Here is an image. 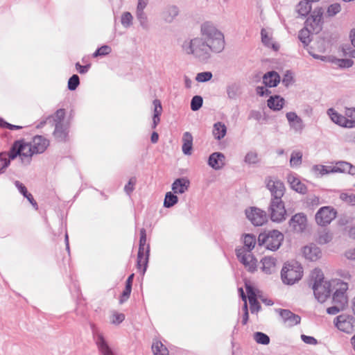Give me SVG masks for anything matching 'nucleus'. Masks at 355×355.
I'll return each instance as SVG.
<instances>
[{
  "label": "nucleus",
  "mask_w": 355,
  "mask_h": 355,
  "mask_svg": "<svg viewBox=\"0 0 355 355\" xmlns=\"http://www.w3.org/2000/svg\"><path fill=\"white\" fill-rule=\"evenodd\" d=\"M284 238V234L282 232L273 230L268 232L260 233L257 241L259 245H264L266 249L275 251L279 248Z\"/></svg>",
  "instance_id": "obj_5"
},
{
  "label": "nucleus",
  "mask_w": 355,
  "mask_h": 355,
  "mask_svg": "<svg viewBox=\"0 0 355 355\" xmlns=\"http://www.w3.org/2000/svg\"><path fill=\"white\" fill-rule=\"evenodd\" d=\"M112 51V49L108 45H103L102 46L98 48L94 53H93L94 58H97L98 56H105L110 54Z\"/></svg>",
  "instance_id": "obj_43"
},
{
  "label": "nucleus",
  "mask_w": 355,
  "mask_h": 355,
  "mask_svg": "<svg viewBox=\"0 0 355 355\" xmlns=\"http://www.w3.org/2000/svg\"><path fill=\"white\" fill-rule=\"evenodd\" d=\"M92 334L100 355H115L102 334L94 329H92Z\"/></svg>",
  "instance_id": "obj_14"
},
{
  "label": "nucleus",
  "mask_w": 355,
  "mask_h": 355,
  "mask_svg": "<svg viewBox=\"0 0 355 355\" xmlns=\"http://www.w3.org/2000/svg\"><path fill=\"white\" fill-rule=\"evenodd\" d=\"M254 339L259 344L268 345L270 343L269 336L263 332L257 331L254 333Z\"/></svg>",
  "instance_id": "obj_41"
},
{
  "label": "nucleus",
  "mask_w": 355,
  "mask_h": 355,
  "mask_svg": "<svg viewBox=\"0 0 355 355\" xmlns=\"http://www.w3.org/2000/svg\"><path fill=\"white\" fill-rule=\"evenodd\" d=\"M190 181L187 178H180L175 180L171 185L174 193L182 194L189 188Z\"/></svg>",
  "instance_id": "obj_21"
},
{
  "label": "nucleus",
  "mask_w": 355,
  "mask_h": 355,
  "mask_svg": "<svg viewBox=\"0 0 355 355\" xmlns=\"http://www.w3.org/2000/svg\"><path fill=\"white\" fill-rule=\"evenodd\" d=\"M312 289L315 298L320 303L324 302L330 296L331 284L324 281V275L320 269L315 268L311 273Z\"/></svg>",
  "instance_id": "obj_4"
},
{
  "label": "nucleus",
  "mask_w": 355,
  "mask_h": 355,
  "mask_svg": "<svg viewBox=\"0 0 355 355\" xmlns=\"http://www.w3.org/2000/svg\"><path fill=\"white\" fill-rule=\"evenodd\" d=\"M287 179L291 189L296 192L301 194H304L307 192L306 186L295 175H288Z\"/></svg>",
  "instance_id": "obj_23"
},
{
  "label": "nucleus",
  "mask_w": 355,
  "mask_h": 355,
  "mask_svg": "<svg viewBox=\"0 0 355 355\" xmlns=\"http://www.w3.org/2000/svg\"><path fill=\"white\" fill-rule=\"evenodd\" d=\"M154 105L153 116H160L162 112V106L161 102L158 99H155L153 102Z\"/></svg>",
  "instance_id": "obj_58"
},
{
  "label": "nucleus",
  "mask_w": 355,
  "mask_h": 355,
  "mask_svg": "<svg viewBox=\"0 0 355 355\" xmlns=\"http://www.w3.org/2000/svg\"><path fill=\"white\" fill-rule=\"evenodd\" d=\"M152 350L155 355H169L167 348L161 341L157 340L153 342L152 345Z\"/></svg>",
  "instance_id": "obj_35"
},
{
  "label": "nucleus",
  "mask_w": 355,
  "mask_h": 355,
  "mask_svg": "<svg viewBox=\"0 0 355 355\" xmlns=\"http://www.w3.org/2000/svg\"><path fill=\"white\" fill-rule=\"evenodd\" d=\"M179 10L176 6H170L166 8L162 13V18L166 23H172L174 19L178 15Z\"/></svg>",
  "instance_id": "obj_25"
},
{
  "label": "nucleus",
  "mask_w": 355,
  "mask_h": 355,
  "mask_svg": "<svg viewBox=\"0 0 355 355\" xmlns=\"http://www.w3.org/2000/svg\"><path fill=\"white\" fill-rule=\"evenodd\" d=\"M249 303L250 304V311L252 313H257L260 311L261 306L258 302L257 298L253 300L250 299V300H249Z\"/></svg>",
  "instance_id": "obj_59"
},
{
  "label": "nucleus",
  "mask_w": 355,
  "mask_h": 355,
  "mask_svg": "<svg viewBox=\"0 0 355 355\" xmlns=\"http://www.w3.org/2000/svg\"><path fill=\"white\" fill-rule=\"evenodd\" d=\"M306 203L309 206L315 207L318 206L320 203V198L315 196H311L307 198Z\"/></svg>",
  "instance_id": "obj_63"
},
{
  "label": "nucleus",
  "mask_w": 355,
  "mask_h": 355,
  "mask_svg": "<svg viewBox=\"0 0 355 355\" xmlns=\"http://www.w3.org/2000/svg\"><path fill=\"white\" fill-rule=\"evenodd\" d=\"M246 217L254 226H261L268 221L266 212L257 207H251L245 210Z\"/></svg>",
  "instance_id": "obj_13"
},
{
  "label": "nucleus",
  "mask_w": 355,
  "mask_h": 355,
  "mask_svg": "<svg viewBox=\"0 0 355 355\" xmlns=\"http://www.w3.org/2000/svg\"><path fill=\"white\" fill-rule=\"evenodd\" d=\"M312 33V31L306 26L299 31L298 39L303 44L304 47L307 46L311 42L310 35Z\"/></svg>",
  "instance_id": "obj_32"
},
{
  "label": "nucleus",
  "mask_w": 355,
  "mask_h": 355,
  "mask_svg": "<svg viewBox=\"0 0 355 355\" xmlns=\"http://www.w3.org/2000/svg\"><path fill=\"white\" fill-rule=\"evenodd\" d=\"M336 286L335 291L343 295H346V291L348 289V284L341 280L334 281Z\"/></svg>",
  "instance_id": "obj_47"
},
{
  "label": "nucleus",
  "mask_w": 355,
  "mask_h": 355,
  "mask_svg": "<svg viewBox=\"0 0 355 355\" xmlns=\"http://www.w3.org/2000/svg\"><path fill=\"white\" fill-rule=\"evenodd\" d=\"M340 199L349 205H355V194L342 193L340 195Z\"/></svg>",
  "instance_id": "obj_50"
},
{
  "label": "nucleus",
  "mask_w": 355,
  "mask_h": 355,
  "mask_svg": "<svg viewBox=\"0 0 355 355\" xmlns=\"http://www.w3.org/2000/svg\"><path fill=\"white\" fill-rule=\"evenodd\" d=\"M261 42L264 46L268 48H271L275 51H277L279 49V45L272 42V37H270L268 32L265 28H262L261 31Z\"/></svg>",
  "instance_id": "obj_27"
},
{
  "label": "nucleus",
  "mask_w": 355,
  "mask_h": 355,
  "mask_svg": "<svg viewBox=\"0 0 355 355\" xmlns=\"http://www.w3.org/2000/svg\"><path fill=\"white\" fill-rule=\"evenodd\" d=\"M136 182V178L132 177L129 180L128 184L125 185L124 191L128 195H130L133 191Z\"/></svg>",
  "instance_id": "obj_56"
},
{
  "label": "nucleus",
  "mask_w": 355,
  "mask_h": 355,
  "mask_svg": "<svg viewBox=\"0 0 355 355\" xmlns=\"http://www.w3.org/2000/svg\"><path fill=\"white\" fill-rule=\"evenodd\" d=\"M213 77L212 73L210 71H204L198 73L196 77V80L200 83H205L210 80Z\"/></svg>",
  "instance_id": "obj_49"
},
{
  "label": "nucleus",
  "mask_w": 355,
  "mask_h": 355,
  "mask_svg": "<svg viewBox=\"0 0 355 355\" xmlns=\"http://www.w3.org/2000/svg\"><path fill=\"white\" fill-rule=\"evenodd\" d=\"M212 133L216 139L220 140L227 133V127L223 123L217 122L214 125Z\"/></svg>",
  "instance_id": "obj_30"
},
{
  "label": "nucleus",
  "mask_w": 355,
  "mask_h": 355,
  "mask_svg": "<svg viewBox=\"0 0 355 355\" xmlns=\"http://www.w3.org/2000/svg\"><path fill=\"white\" fill-rule=\"evenodd\" d=\"M225 46L223 33L212 23L206 21L200 26V37L184 40L182 49L187 55H192L199 61L207 62L212 53H221Z\"/></svg>",
  "instance_id": "obj_1"
},
{
  "label": "nucleus",
  "mask_w": 355,
  "mask_h": 355,
  "mask_svg": "<svg viewBox=\"0 0 355 355\" xmlns=\"http://www.w3.org/2000/svg\"><path fill=\"white\" fill-rule=\"evenodd\" d=\"M65 116V110L64 109H59L58 110L54 115H51L47 117V119L49 120V122L53 121L55 124L56 123H62V121Z\"/></svg>",
  "instance_id": "obj_38"
},
{
  "label": "nucleus",
  "mask_w": 355,
  "mask_h": 355,
  "mask_svg": "<svg viewBox=\"0 0 355 355\" xmlns=\"http://www.w3.org/2000/svg\"><path fill=\"white\" fill-rule=\"evenodd\" d=\"M49 146V141L44 137L37 135L33 137L32 144L27 143L24 139L14 141L10 150L9 156L15 159L17 156L21 159V164L28 165L34 154L42 153Z\"/></svg>",
  "instance_id": "obj_2"
},
{
  "label": "nucleus",
  "mask_w": 355,
  "mask_h": 355,
  "mask_svg": "<svg viewBox=\"0 0 355 355\" xmlns=\"http://www.w3.org/2000/svg\"><path fill=\"white\" fill-rule=\"evenodd\" d=\"M307 223L306 216L304 213H297L291 217L288 221V225L294 232H303Z\"/></svg>",
  "instance_id": "obj_15"
},
{
  "label": "nucleus",
  "mask_w": 355,
  "mask_h": 355,
  "mask_svg": "<svg viewBox=\"0 0 355 355\" xmlns=\"http://www.w3.org/2000/svg\"><path fill=\"white\" fill-rule=\"evenodd\" d=\"M174 192L168 191L165 194L164 200V207L170 208L176 205L178 202V198Z\"/></svg>",
  "instance_id": "obj_34"
},
{
  "label": "nucleus",
  "mask_w": 355,
  "mask_h": 355,
  "mask_svg": "<svg viewBox=\"0 0 355 355\" xmlns=\"http://www.w3.org/2000/svg\"><path fill=\"white\" fill-rule=\"evenodd\" d=\"M0 126L1 128H6L9 130H20L22 128V126L12 125L5 121L3 119L0 118Z\"/></svg>",
  "instance_id": "obj_62"
},
{
  "label": "nucleus",
  "mask_w": 355,
  "mask_h": 355,
  "mask_svg": "<svg viewBox=\"0 0 355 355\" xmlns=\"http://www.w3.org/2000/svg\"><path fill=\"white\" fill-rule=\"evenodd\" d=\"M311 2L306 0H301L296 6V12L302 17H306L311 11Z\"/></svg>",
  "instance_id": "obj_28"
},
{
  "label": "nucleus",
  "mask_w": 355,
  "mask_h": 355,
  "mask_svg": "<svg viewBox=\"0 0 355 355\" xmlns=\"http://www.w3.org/2000/svg\"><path fill=\"white\" fill-rule=\"evenodd\" d=\"M286 117L289 125L296 132H301L304 128L302 119L294 112H289L286 114Z\"/></svg>",
  "instance_id": "obj_20"
},
{
  "label": "nucleus",
  "mask_w": 355,
  "mask_h": 355,
  "mask_svg": "<svg viewBox=\"0 0 355 355\" xmlns=\"http://www.w3.org/2000/svg\"><path fill=\"white\" fill-rule=\"evenodd\" d=\"M276 259L271 257H265L261 260V270L266 274H270L272 268L275 267Z\"/></svg>",
  "instance_id": "obj_31"
},
{
  "label": "nucleus",
  "mask_w": 355,
  "mask_h": 355,
  "mask_svg": "<svg viewBox=\"0 0 355 355\" xmlns=\"http://www.w3.org/2000/svg\"><path fill=\"white\" fill-rule=\"evenodd\" d=\"M14 184L18 189L19 192L25 198V196H27L29 193L25 185L18 180H15Z\"/></svg>",
  "instance_id": "obj_60"
},
{
  "label": "nucleus",
  "mask_w": 355,
  "mask_h": 355,
  "mask_svg": "<svg viewBox=\"0 0 355 355\" xmlns=\"http://www.w3.org/2000/svg\"><path fill=\"white\" fill-rule=\"evenodd\" d=\"M257 243L256 236L252 234H246L243 238V247L236 248V255L239 261L250 272H254L257 270V259L252 254V250Z\"/></svg>",
  "instance_id": "obj_3"
},
{
  "label": "nucleus",
  "mask_w": 355,
  "mask_h": 355,
  "mask_svg": "<svg viewBox=\"0 0 355 355\" xmlns=\"http://www.w3.org/2000/svg\"><path fill=\"white\" fill-rule=\"evenodd\" d=\"M10 160L9 152L0 153V174L4 173L5 169L10 165Z\"/></svg>",
  "instance_id": "obj_36"
},
{
  "label": "nucleus",
  "mask_w": 355,
  "mask_h": 355,
  "mask_svg": "<svg viewBox=\"0 0 355 355\" xmlns=\"http://www.w3.org/2000/svg\"><path fill=\"white\" fill-rule=\"evenodd\" d=\"M53 135L55 139L60 141L65 140L67 135V132L66 128H64L62 123H56L55 124Z\"/></svg>",
  "instance_id": "obj_33"
},
{
  "label": "nucleus",
  "mask_w": 355,
  "mask_h": 355,
  "mask_svg": "<svg viewBox=\"0 0 355 355\" xmlns=\"http://www.w3.org/2000/svg\"><path fill=\"white\" fill-rule=\"evenodd\" d=\"M132 291V288L128 286H125V289L122 292L120 298H119V304H122L125 302L130 297Z\"/></svg>",
  "instance_id": "obj_57"
},
{
  "label": "nucleus",
  "mask_w": 355,
  "mask_h": 355,
  "mask_svg": "<svg viewBox=\"0 0 355 355\" xmlns=\"http://www.w3.org/2000/svg\"><path fill=\"white\" fill-rule=\"evenodd\" d=\"M302 267L297 263L285 264L281 271L282 282L288 285H293L301 279Z\"/></svg>",
  "instance_id": "obj_6"
},
{
  "label": "nucleus",
  "mask_w": 355,
  "mask_h": 355,
  "mask_svg": "<svg viewBox=\"0 0 355 355\" xmlns=\"http://www.w3.org/2000/svg\"><path fill=\"white\" fill-rule=\"evenodd\" d=\"M302 153L300 151H293L291 153L290 164L292 167L300 166L302 164Z\"/></svg>",
  "instance_id": "obj_40"
},
{
  "label": "nucleus",
  "mask_w": 355,
  "mask_h": 355,
  "mask_svg": "<svg viewBox=\"0 0 355 355\" xmlns=\"http://www.w3.org/2000/svg\"><path fill=\"white\" fill-rule=\"evenodd\" d=\"M332 166H327L324 165H314L312 170L316 173L321 175L331 173V168Z\"/></svg>",
  "instance_id": "obj_46"
},
{
  "label": "nucleus",
  "mask_w": 355,
  "mask_h": 355,
  "mask_svg": "<svg viewBox=\"0 0 355 355\" xmlns=\"http://www.w3.org/2000/svg\"><path fill=\"white\" fill-rule=\"evenodd\" d=\"M275 311L279 313L284 323L289 327L300 323V316L288 309H277Z\"/></svg>",
  "instance_id": "obj_16"
},
{
  "label": "nucleus",
  "mask_w": 355,
  "mask_h": 355,
  "mask_svg": "<svg viewBox=\"0 0 355 355\" xmlns=\"http://www.w3.org/2000/svg\"><path fill=\"white\" fill-rule=\"evenodd\" d=\"M345 306H341L338 304H335V305L330 306L327 309V313L330 315H336L342 311Z\"/></svg>",
  "instance_id": "obj_61"
},
{
  "label": "nucleus",
  "mask_w": 355,
  "mask_h": 355,
  "mask_svg": "<svg viewBox=\"0 0 355 355\" xmlns=\"http://www.w3.org/2000/svg\"><path fill=\"white\" fill-rule=\"evenodd\" d=\"M193 148V136L189 132H185L182 136V150L184 155H190Z\"/></svg>",
  "instance_id": "obj_26"
},
{
  "label": "nucleus",
  "mask_w": 355,
  "mask_h": 355,
  "mask_svg": "<svg viewBox=\"0 0 355 355\" xmlns=\"http://www.w3.org/2000/svg\"><path fill=\"white\" fill-rule=\"evenodd\" d=\"M225 155L220 152L211 153L208 159V165L215 170H219L225 165Z\"/></svg>",
  "instance_id": "obj_18"
},
{
  "label": "nucleus",
  "mask_w": 355,
  "mask_h": 355,
  "mask_svg": "<svg viewBox=\"0 0 355 355\" xmlns=\"http://www.w3.org/2000/svg\"><path fill=\"white\" fill-rule=\"evenodd\" d=\"M245 162L249 164H253L258 162V155L254 152H249L246 154L244 159Z\"/></svg>",
  "instance_id": "obj_53"
},
{
  "label": "nucleus",
  "mask_w": 355,
  "mask_h": 355,
  "mask_svg": "<svg viewBox=\"0 0 355 355\" xmlns=\"http://www.w3.org/2000/svg\"><path fill=\"white\" fill-rule=\"evenodd\" d=\"M336 64L340 68H349L354 64V62L351 59L342 58L337 59Z\"/></svg>",
  "instance_id": "obj_52"
},
{
  "label": "nucleus",
  "mask_w": 355,
  "mask_h": 355,
  "mask_svg": "<svg viewBox=\"0 0 355 355\" xmlns=\"http://www.w3.org/2000/svg\"><path fill=\"white\" fill-rule=\"evenodd\" d=\"M281 80L280 76L275 71H270L263 76V83L266 87H275L277 86Z\"/></svg>",
  "instance_id": "obj_22"
},
{
  "label": "nucleus",
  "mask_w": 355,
  "mask_h": 355,
  "mask_svg": "<svg viewBox=\"0 0 355 355\" xmlns=\"http://www.w3.org/2000/svg\"><path fill=\"white\" fill-rule=\"evenodd\" d=\"M282 81L283 85L286 87L291 85L294 82L293 73L289 70L286 71L284 75V77H283Z\"/></svg>",
  "instance_id": "obj_51"
},
{
  "label": "nucleus",
  "mask_w": 355,
  "mask_h": 355,
  "mask_svg": "<svg viewBox=\"0 0 355 355\" xmlns=\"http://www.w3.org/2000/svg\"><path fill=\"white\" fill-rule=\"evenodd\" d=\"M302 252L304 257L311 261L318 260L320 258L322 254L320 248L315 244H311L304 247Z\"/></svg>",
  "instance_id": "obj_19"
},
{
  "label": "nucleus",
  "mask_w": 355,
  "mask_h": 355,
  "mask_svg": "<svg viewBox=\"0 0 355 355\" xmlns=\"http://www.w3.org/2000/svg\"><path fill=\"white\" fill-rule=\"evenodd\" d=\"M336 327L347 334L355 331V318L350 315L342 314L335 318Z\"/></svg>",
  "instance_id": "obj_11"
},
{
  "label": "nucleus",
  "mask_w": 355,
  "mask_h": 355,
  "mask_svg": "<svg viewBox=\"0 0 355 355\" xmlns=\"http://www.w3.org/2000/svg\"><path fill=\"white\" fill-rule=\"evenodd\" d=\"M203 104V98L201 96L196 95L194 96L191 101V109L192 111H198L199 110Z\"/></svg>",
  "instance_id": "obj_39"
},
{
  "label": "nucleus",
  "mask_w": 355,
  "mask_h": 355,
  "mask_svg": "<svg viewBox=\"0 0 355 355\" xmlns=\"http://www.w3.org/2000/svg\"><path fill=\"white\" fill-rule=\"evenodd\" d=\"M327 114L330 116L332 121H334L335 123L343 127H347L346 122L348 120L343 115L338 114L334 109H328Z\"/></svg>",
  "instance_id": "obj_29"
},
{
  "label": "nucleus",
  "mask_w": 355,
  "mask_h": 355,
  "mask_svg": "<svg viewBox=\"0 0 355 355\" xmlns=\"http://www.w3.org/2000/svg\"><path fill=\"white\" fill-rule=\"evenodd\" d=\"M268 213V216L274 223H280L286 219L287 211L282 200H270Z\"/></svg>",
  "instance_id": "obj_8"
},
{
  "label": "nucleus",
  "mask_w": 355,
  "mask_h": 355,
  "mask_svg": "<svg viewBox=\"0 0 355 355\" xmlns=\"http://www.w3.org/2000/svg\"><path fill=\"white\" fill-rule=\"evenodd\" d=\"M285 100L279 95L271 96L267 101L268 107L273 111L281 110L284 105Z\"/></svg>",
  "instance_id": "obj_24"
},
{
  "label": "nucleus",
  "mask_w": 355,
  "mask_h": 355,
  "mask_svg": "<svg viewBox=\"0 0 355 355\" xmlns=\"http://www.w3.org/2000/svg\"><path fill=\"white\" fill-rule=\"evenodd\" d=\"M132 15L129 12H125L121 16V22L123 27L128 28L132 24Z\"/></svg>",
  "instance_id": "obj_48"
},
{
  "label": "nucleus",
  "mask_w": 355,
  "mask_h": 355,
  "mask_svg": "<svg viewBox=\"0 0 355 355\" xmlns=\"http://www.w3.org/2000/svg\"><path fill=\"white\" fill-rule=\"evenodd\" d=\"M79 85H80L79 76L77 74H73L69 78V79L68 80L67 87H68L69 90L74 91L76 89V88L78 87Z\"/></svg>",
  "instance_id": "obj_42"
},
{
  "label": "nucleus",
  "mask_w": 355,
  "mask_h": 355,
  "mask_svg": "<svg viewBox=\"0 0 355 355\" xmlns=\"http://www.w3.org/2000/svg\"><path fill=\"white\" fill-rule=\"evenodd\" d=\"M301 338L302 341L306 344L313 345L318 344V340L313 336L302 334L301 335Z\"/></svg>",
  "instance_id": "obj_64"
},
{
  "label": "nucleus",
  "mask_w": 355,
  "mask_h": 355,
  "mask_svg": "<svg viewBox=\"0 0 355 355\" xmlns=\"http://www.w3.org/2000/svg\"><path fill=\"white\" fill-rule=\"evenodd\" d=\"M146 244V231L144 228L140 230V239L139 244V250L137 253V265L139 269H141L143 266L142 273L144 274L146 271L149 254H150V246L147 245L146 249L145 250V245Z\"/></svg>",
  "instance_id": "obj_7"
},
{
  "label": "nucleus",
  "mask_w": 355,
  "mask_h": 355,
  "mask_svg": "<svg viewBox=\"0 0 355 355\" xmlns=\"http://www.w3.org/2000/svg\"><path fill=\"white\" fill-rule=\"evenodd\" d=\"M227 94L229 98L236 99L239 95V85L236 83L227 87Z\"/></svg>",
  "instance_id": "obj_37"
},
{
  "label": "nucleus",
  "mask_w": 355,
  "mask_h": 355,
  "mask_svg": "<svg viewBox=\"0 0 355 355\" xmlns=\"http://www.w3.org/2000/svg\"><path fill=\"white\" fill-rule=\"evenodd\" d=\"M324 10L322 7L315 8L306 19L304 25L312 31V34H317L322 29Z\"/></svg>",
  "instance_id": "obj_9"
},
{
  "label": "nucleus",
  "mask_w": 355,
  "mask_h": 355,
  "mask_svg": "<svg viewBox=\"0 0 355 355\" xmlns=\"http://www.w3.org/2000/svg\"><path fill=\"white\" fill-rule=\"evenodd\" d=\"M266 188L271 193L270 200H280L284 194L285 187L284 183L277 179H274L272 177H267L266 178Z\"/></svg>",
  "instance_id": "obj_10"
},
{
  "label": "nucleus",
  "mask_w": 355,
  "mask_h": 355,
  "mask_svg": "<svg viewBox=\"0 0 355 355\" xmlns=\"http://www.w3.org/2000/svg\"><path fill=\"white\" fill-rule=\"evenodd\" d=\"M332 299H333V302L334 304H340L343 306H345V304L347 302L346 295H343V294L337 293L336 291H334V293L333 294Z\"/></svg>",
  "instance_id": "obj_44"
},
{
  "label": "nucleus",
  "mask_w": 355,
  "mask_h": 355,
  "mask_svg": "<svg viewBox=\"0 0 355 355\" xmlns=\"http://www.w3.org/2000/svg\"><path fill=\"white\" fill-rule=\"evenodd\" d=\"M336 211L330 207H321L315 214V220L320 226H326L329 224L336 217Z\"/></svg>",
  "instance_id": "obj_12"
},
{
  "label": "nucleus",
  "mask_w": 355,
  "mask_h": 355,
  "mask_svg": "<svg viewBox=\"0 0 355 355\" xmlns=\"http://www.w3.org/2000/svg\"><path fill=\"white\" fill-rule=\"evenodd\" d=\"M137 17L140 23V25L144 28H146L148 26V21L145 12L142 10H137Z\"/></svg>",
  "instance_id": "obj_54"
},
{
  "label": "nucleus",
  "mask_w": 355,
  "mask_h": 355,
  "mask_svg": "<svg viewBox=\"0 0 355 355\" xmlns=\"http://www.w3.org/2000/svg\"><path fill=\"white\" fill-rule=\"evenodd\" d=\"M331 173H347L352 175H355V166L345 161H339L336 165L331 168Z\"/></svg>",
  "instance_id": "obj_17"
},
{
  "label": "nucleus",
  "mask_w": 355,
  "mask_h": 355,
  "mask_svg": "<svg viewBox=\"0 0 355 355\" xmlns=\"http://www.w3.org/2000/svg\"><path fill=\"white\" fill-rule=\"evenodd\" d=\"M341 10V6L340 3H335L329 5L327 10V15L328 17H334L338 13H339Z\"/></svg>",
  "instance_id": "obj_45"
},
{
  "label": "nucleus",
  "mask_w": 355,
  "mask_h": 355,
  "mask_svg": "<svg viewBox=\"0 0 355 355\" xmlns=\"http://www.w3.org/2000/svg\"><path fill=\"white\" fill-rule=\"evenodd\" d=\"M245 287L248 294L247 298H248V300H250V299H257L255 288L252 285L248 283L245 284Z\"/></svg>",
  "instance_id": "obj_55"
}]
</instances>
